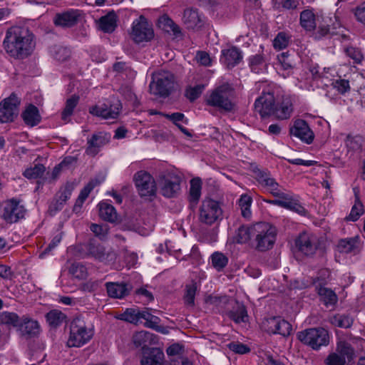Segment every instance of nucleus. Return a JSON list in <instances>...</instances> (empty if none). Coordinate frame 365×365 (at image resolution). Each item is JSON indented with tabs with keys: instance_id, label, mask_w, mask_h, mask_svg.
<instances>
[{
	"instance_id": "obj_1",
	"label": "nucleus",
	"mask_w": 365,
	"mask_h": 365,
	"mask_svg": "<svg viewBox=\"0 0 365 365\" xmlns=\"http://www.w3.org/2000/svg\"><path fill=\"white\" fill-rule=\"evenodd\" d=\"M277 235V228L268 222H257L250 226L242 225L237 230L238 243L251 242L259 251H267L273 247Z\"/></svg>"
},
{
	"instance_id": "obj_2",
	"label": "nucleus",
	"mask_w": 365,
	"mask_h": 365,
	"mask_svg": "<svg viewBox=\"0 0 365 365\" xmlns=\"http://www.w3.org/2000/svg\"><path fill=\"white\" fill-rule=\"evenodd\" d=\"M235 89L232 84L224 82L213 89L207 98V103L225 111H232L235 108L232 98Z\"/></svg>"
},
{
	"instance_id": "obj_3",
	"label": "nucleus",
	"mask_w": 365,
	"mask_h": 365,
	"mask_svg": "<svg viewBox=\"0 0 365 365\" xmlns=\"http://www.w3.org/2000/svg\"><path fill=\"white\" fill-rule=\"evenodd\" d=\"M93 334V329L88 326L82 319L76 317L71 323L67 344L70 347H80L87 344Z\"/></svg>"
},
{
	"instance_id": "obj_4",
	"label": "nucleus",
	"mask_w": 365,
	"mask_h": 365,
	"mask_svg": "<svg viewBox=\"0 0 365 365\" xmlns=\"http://www.w3.org/2000/svg\"><path fill=\"white\" fill-rule=\"evenodd\" d=\"M298 339L311 346L314 350H318L322 346H326L329 343V334L324 328H311L299 331L297 334Z\"/></svg>"
},
{
	"instance_id": "obj_5",
	"label": "nucleus",
	"mask_w": 365,
	"mask_h": 365,
	"mask_svg": "<svg viewBox=\"0 0 365 365\" xmlns=\"http://www.w3.org/2000/svg\"><path fill=\"white\" fill-rule=\"evenodd\" d=\"M130 37L136 43L150 42L155 38L153 24L145 16L140 15L132 23Z\"/></svg>"
},
{
	"instance_id": "obj_6",
	"label": "nucleus",
	"mask_w": 365,
	"mask_h": 365,
	"mask_svg": "<svg viewBox=\"0 0 365 365\" xmlns=\"http://www.w3.org/2000/svg\"><path fill=\"white\" fill-rule=\"evenodd\" d=\"M222 217V209L219 202L206 198L199 208V220L205 225H212Z\"/></svg>"
},
{
	"instance_id": "obj_7",
	"label": "nucleus",
	"mask_w": 365,
	"mask_h": 365,
	"mask_svg": "<svg viewBox=\"0 0 365 365\" xmlns=\"http://www.w3.org/2000/svg\"><path fill=\"white\" fill-rule=\"evenodd\" d=\"M35 43L34 34L26 26H12L9 28L6 34L4 40V46H14L22 44V46H30Z\"/></svg>"
},
{
	"instance_id": "obj_8",
	"label": "nucleus",
	"mask_w": 365,
	"mask_h": 365,
	"mask_svg": "<svg viewBox=\"0 0 365 365\" xmlns=\"http://www.w3.org/2000/svg\"><path fill=\"white\" fill-rule=\"evenodd\" d=\"M26 212L20 200L11 198L1 204L0 217L6 223H16L24 217Z\"/></svg>"
},
{
	"instance_id": "obj_9",
	"label": "nucleus",
	"mask_w": 365,
	"mask_h": 365,
	"mask_svg": "<svg viewBox=\"0 0 365 365\" xmlns=\"http://www.w3.org/2000/svg\"><path fill=\"white\" fill-rule=\"evenodd\" d=\"M175 77L169 71H160L153 76V81L150 83V92L161 97L168 96L173 88Z\"/></svg>"
},
{
	"instance_id": "obj_10",
	"label": "nucleus",
	"mask_w": 365,
	"mask_h": 365,
	"mask_svg": "<svg viewBox=\"0 0 365 365\" xmlns=\"http://www.w3.org/2000/svg\"><path fill=\"white\" fill-rule=\"evenodd\" d=\"M181 178L173 173L160 176L158 186L160 192L165 197H175L180 192Z\"/></svg>"
},
{
	"instance_id": "obj_11",
	"label": "nucleus",
	"mask_w": 365,
	"mask_h": 365,
	"mask_svg": "<svg viewBox=\"0 0 365 365\" xmlns=\"http://www.w3.org/2000/svg\"><path fill=\"white\" fill-rule=\"evenodd\" d=\"M255 175L259 186L272 196L282 198L286 193L284 189L279 185L274 178H272L269 173L258 169L255 170Z\"/></svg>"
},
{
	"instance_id": "obj_12",
	"label": "nucleus",
	"mask_w": 365,
	"mask_h": 365,
	"mask_svg": "<svg viewBox=\"0 0 365 365\" xmlns=\"http://www.w3.org/2000/svg\"><path fill=\"white\" fill-rule=\"evenodd\" d=\"M135 184L141 197L155 196L157 187L154 178L147 172L139 171L135 175Z\"/></svg>"
},
{
	"instance_id": "obj_13",
	"label": "nucleus",
	"mask_w": 365,
	"mask_h": 365,
	"mask_svg": "<svg viewBox=\"0 0 365 365\" xmlns=\"http://www.w3.org/2000/svg\"><path fill=\"white\" fill-rule=\"evenodd\" d=\"M20 101L12 93L8 98L0 103V122L7 123L13 121L17 116Z\"/></svg>"
},
{
	"instance_id": "obj_14",
	"label": "nucleus",
	"mask_w": 365,
	"mask_h": 365,
	"mask_svg": "<svg viewBox=\"0 0 365 365\" xmlns=\"http://www.w3.org/2000/svg\"><path fill=\"white\" fill-rule=\"evenodd\" d=\"M274 108V97L272 92L263 91L262 95L255 103V109L261 117L272 115Z\"/></svg>"
},
{
	"instance_id": "obj_15",
	"label": "nucleus",
	"mask_w": 365,
	"mask_h": 365,
	"mask_svg": "<svg viewBox=\"0 0 365 365\" xmlns=\"http://www.w3.org/2000/svg\"><path fill=\"white\" fill-rule=\"evenodd\" d=\"M82 11L78 9H68L56 14L53 23L57 26L70 28L76 25L81 16Z\"/></svg>"
},
{
	"instance_id": "obj_16",
	"label": "nucleus",
	"mask_w": 365,
	"mask_h": 365,
	"mask_svg": "<svg viewBox=\"0 0 365 365\" xmlns=\"http://www.w3.org/2000/svg\"><path fill=\"white\" fill-rule=\"evenodd\" d=\"M156 26L165 33L172 36L173 39L180 40L184 37L181 28L167 14H163L158 19Z\"/></svg>"
},
{
	"instance_id": "obj_17",
	"label": "nucleus",
	"mask_w": 365,
	"mask_h": 365,
	"mask_svg": "<svg viewBox=\"0 0 365 365\" xmlns=\"http://www.w3.org/2000/svg\"><path fill=\"white\" fill-rule=\"evenodd\" d=\"M295 244L303 254L312 255L317 249V238L312 233L302 232L296 240Z\"/></svg>"
},
{
	"instance_id": "obj_18",
	"label": "nucleus",
	"mask_w": 365,
	"mask_h": 365,
	"mask_svg": "<svg viewBox=\"0 0 365 365\" xmlns=\"http://www.w3.org/2000/svg\"><path fill=\"white\" fill-rule=\"evenodd\" d=\"M290 133L292 135L299 138L307 144L312 143L314 138V133L309 128L307 122L301 119L294 122V126L290 129Z\"/></svg>"
},
{
	"instance_id": "obj_19",
	"label": "nucleus",
	"mask_w": 365,
	"mask_h": 365,
	"mask_svg": "<svg viewBox=\"0 0 365 365\" xmlns=\"http://www.w3.org/2000/svg\"><path fill=\"white\" fill-rule=\"evenodd\" d=\"M89 112L98 117H101L104 119H115L117 118L120 112V104L115 105H96L92 106L89 109Z\"/></svg>"
},
{
	"instance_id": "obj_20",
	"label": "nucleus",
	"mask_w": 365,
	"mask_h": 365,
	"mask_svg": "<svg viewBox=\"0 0 365 365\" xmlns=\"http://www.w3.org/2000/svg\"><path fill=\"white\" fill-rule=\"evenodd\" d=\"M110 140V135L105 133H98L93 134L91 138L88 140V147L86 153L90 155H96L100 150V148L106 145Z\"/></svg>"
},
{
	"instance_id": "obj_21",
	"label": "nucleus",
	"mask_w": 365,
	"mask_h": 365,
	"mask_svg": "<svg viewBox=\"0 0 365 365\" xmlns=\"http://www.w3.org/2000/svg\"><path fill=\"white\" fill-rule=\"evenodd\" d=\"M164 360V353L159 348L145 349L140 361L142 365H162Z\"/></svg>"
},
{
	"instance_id": "obj_22",
	"label": "nucleus",
	"mask_w": 365,
	"mask_h": 365,
	"mask_svg": "<svg viewBox=\"0 0 365 365\" xmlns=\"http://www.w3.org/2000/svg\"><path fill=\"white\" fill-rule=\"evenodd\" d=\"M18 329L23 336L32 337L38 334L40 326L37 321L24 316L21 319Z\"/></svg>"
},
{
	"instance_id": "obj_23",
	"label": "nucleus",
	"mask_w": 365,
	"mask_h": 365,
	"mask_svg": "<svg viewBox=\"0 0 365 365\" xmlns=\"http://www.w3.org/2000/svg\"><path fill=\"white\" fill-rule=\"evenodd\" d=\"M293 111L292 101L290 97H283L282 101L274 106L272 115L280 120L290 118Z\"/></svg>"
},
{
	"instance_id": "obj_24",
	"label": "nucleus",
	"mask_w": 365,
	"mask_h": 365,
	"mask_svg": "<svg viewBox=\"0 0 365 365\" xmlns=\"http://www.w3.org/2000/svg\"><path fill=\"white\" fill-rule=\"evenodd\" d=\"M182 21L188 29H198L203 24L202 17L197 10L192 9L185 10Z\"/></svg>"
},
{
	"instance_id": "obj_25",
	"label": "nucleus",
	"mask_w": 365,
	"mask_h": 365,
	"mask_svg": "<svg viewBox=\"0 0 365 365\" xmlns=\"http://www.w3.org/2000/svg\"><path fill=\"white\" fill-rule=\"evenodd\" d=\"M242 58V53L237 47H230L222 51L221 61L227 68H232L240 63Z\"/></svg>"
},
{
	"instance_id": "obj_26",
	"label": "nucleus",
	"mask_w": 365,
	"mask_h": 365,
	"mask_svg": "<svg viewBox=\"0 0 365 365\" xmlns=\"http://www.w3.org/2000/svg\"><path fill=\"white\" fill-rule=\"evenodd\" d=\"M133 342L136 347H142L143 351L147 346L157 342L155 336L147 331H140L135 333L133 336Z\"/></svg>"
},
{
	"instance_id": "obj_27",
	"label": "nucleus",
	"mask_w": 365,
	"mask_h": 365,
	"mask_svg": "<svg viewBox=\"0 0 365 365\" xmlns=\"http://www.w3.org/2000/svg\"><path fill=\"white\" fill-rule=\"evenodd\" d=\"M107 292L112 298H123L129 294L130 287L124 283L107 282L106 284Z\"/></svg>"
},
{
	"instance_id": "obj_28",
	"label": "nucleus",
	"mask_w": 365,
	"mask_h": 365,
	"mask_svg": "<svg viewBox=\"0 0 365 365\" xmlns=\"http://www.w3.org/2000/svg\"><path fill=\"white\" fill-rule=\"evenodd\" d=\"M118 16L113 12H109L100 18L98 21L99 29L105 33L110 34L117 27Z\"/></svg>"
},
{
	"instance_id": "obj_29",
	"label": "nucleus",
	"mask_w": 365,
	"mask_h": 365,
	"mask_svg": "<svg viewBox=\"0 0 365 365\" xmlns=\"http://www.w3.org/2000/svg\"><path fill=\"white\" fill-rule=\"evenodd\" d=\"M316 289L326 307L334 306L337 302L338 297L331 289L321 286V283L316 285Z\"/></svg>"
},
{
	"instance_id": "obj_30",
	"label": "nucleus",
	"mask_w": 365,
	"mask_h": 365,
	"mask_svg": "<svg viewBox=\"0 0 365 365\" xmlns=\"http://www.w3.org/2000/svg\"><path fill=\"white\" fill-rule=\"evenodd\" d=\"M341 253L356 255L359 252V241L356 238L341 240L338 244Z\"/></svg>"
},
{
	"instance_id": "obj_31",
	"label": "nucleus",
	"mask_w": 365,
	"mask_h": 365,
	"mask_svg": "<svg viewBox=\"0 0 365 365\" xmlns=\"http://www.w3.org/2000/svg\"><path fill=\"white\" fill-rule=\"evenodd\" d=\"M22 118L24 122L31 126H34L41 121L38 109L32 104L26 107L22 113Z\"/></svg>"
},
{
	"instance_id": "obj_32",
	"label": "nucleus",
	"mask_w": 365,
	"mask_h": 365,
	"mask_svg": "<svg viewBox=\"0 0 365 365\" xmlns=\"http://www.w3.org/2000/svg\"><path fill=\"white\" fill-rule=\"evenodd\" d=\"M282 198L285 200L284 208L289 209L294 211L301 215H306V209L299 203L298 200H295L292 195L289 192H286Z\"/></svg>"
},
{
	"instance_id": "obj_33",
	"label": "nucleus",
	"mask_w": 365,
	"mask_h": 365,
	"mask_svg": "<svg viewBox=\"0 0 365 365\" xmlns=\"http://www.w3.org/2000/svg\"><path fill=\"white\" fill-rule=\"evenodd\" d=\"M335 352L338 353L339 356H343L347 362L353 360L355 356L354 350L351 344L341 340L337 342Z\"/></svg>"
},
{
	"instance_id": "obj_34",
	"label": "nucleus",
	"mask_w": 365,
	"mask_h": 365,
	"mask_svg": "<svg viewBox=\"0 0 365 365\" xmlns=\"http://www.w3.org/2000/svg\"><path fill=\"white\" fill-rule=\"evenodd\" d=\"M98 206L100 216L104 220L114 222L117 219V212L113 205L106 202H101Z\"/></svg>"
},
{
	"instance_id": "obj_35",
	"label": "nucleus",
	"mask_w": 365,
	"mask_h": 365,
	"mask_svg": "<svg viewBox=\"0 0 365 365\" xmlns=\"http://www.w3.org/2000/svg\"><path fill=\"white\" fill-rule=\"evenodd\" d=\"M315 15L311 10H304L300 14V24L307 31H312L317 26Z\"/></svg>"
},
{
	"instance_id": "obj_36",
	"label": "nucleus",
	"mask_w": 365,
	"mask_h": 365,
	"mask_svg": "<svg viewBox=\"0 0 365 365\" xmlns=\"http://www.w3.org/2000/svg\"><path fill=\"white\" fill-rule=\"evenodd\" d=\"M21 318L17 314L10 312H0V324L8 327H19Z\"/></svg>"
},
{
	"instance_id": "obj_37",
	"label": "nucleus",
	"mask_w": 365,
	"mask_h": 365,
	"mask_svg": "<svg viewBox=\"0 0 365 365\" xmlns=\"http://www.w3.org/2000/svg\"><path fill=\"white\" fill-rule=\"evenodd\" d=\"M98 183L96 181L92 180L81 191L80 195L73 207L74 212H79L81 205H83L86 199L88 197L91 190Z\"/></svg>"
},
{
	"instance_id": "obj_38",
	"label": "nucleus",
	"mask_w": 365,
	"mask_h": 365,
	"mask_svg": "<svg viewBox=\"0 0 365 365\" xmlns=\"http://www.w3.org/2000/svg\"><path fill=\"white\" fill-rule=\"evenodd\" d=\"M252 202V198L247 194L242 195L239 200V207L241 210V214L246 219H250L252 215L250 208Z\"/></svg>"
},
{
	"instance_id": "obj_39",
	"label": "nucleus",
	"mask_w": 365,
	"mask_h": 365,
	"mask_svg": "<svg viewBox=\"0 0 365 365\" xmlns=\"http://www.w3.org/2000/svg\"><path fill=\"white\" fill-rule=\"evenodd\" d=\"M78 96L76 95L67 99L66 106L61 113L63 120L66 122L68 121L70 116L73 114V110L78 103Z\"/></svg>"
},
{
	"instance_id": "obj_40",
	"label": "nucleus",
	"mask_w": 365,
	"mask_h": 365,
	"mask_svg": "<svg viewBox=\"0 0 365 365\" xmlns=\"http://www.w3.org/2000/svg\"><path fill=\"white\" fill-rule=\"evenodd\" d=\"M202 181L200 178H195L190 180V200L197 202L201 196Z\"/></svg>"
},
{
	"instance_id": "obj_41",
	"label": "nucleus",
	"mask_w": 365,
	"mask_h": 365,
	"mask_svg": "<svg viewBox=\"0 0 365 365\" xmlns=\"http://www.w3.org/2000/svg\"><path fill=\"white\" fill-rule=\"evenodd\" d=\"M66 315L59 310H51L46 314V320L50 326L56 327L66 320Z\"/></svg>"
},
{
	"instance_id": "obj_42",
	"label": "nucleus",
	"mask_w": 365,
	"mask_h": 365,
	"mask_svg": "<svg viewBox=\"0 0 365 365\" xmlns=\"http://www.w3.org/2000/svg\"><path fill=\"white\" fill-rule=\"evenodd\" d=\"M88 253L96 259L103 261L106 258L105 248L100 244L90 242L88 246Z\"/></svg>"
},
{
	"instance_id": "obj_43",
	"label": "nucleus",
	"mask_w": 365,
	"mask_h": 365,
	"mask_svg": "<svg viewBox=\"0 0 365 365\" xmlns=\"http://www.w3.org/2000/svg\"><path fill=\"white\" fill-rule=\"evenodd\" d=\"M329 322L336 327L347 329L351 326L353 319L347 315L336 314L330 317Z\"/></svg>"
},
{
	"instance_id": "obj_44",
	"label": "nucleus",
	"mask_w": 365,
	"mask_h": 365,
	"mask_svg": "<svg viewBox=\"0 0 365 365\" xmlns=\"http://www.w3.org/2000/svg\"><path fill=\"white\" fill-rule=\"evenodd\" d=\"M73 186L71 184L67 183L61 188L58 193L57 194V207L56 209H61L60 207L63 205L71 197Z\"/></svg>"
},
{
	"instance_id": "obj_45",
	"label": "nucleus",
	"mask_w": 365,
	"mask_h": 365,
	"mask_svg": "<svg viewBox=\"0 0 365 365\" xmlns=\"http://www.w3.org/2000/svg\"><path fill=\"white\" fill-rule=\"evenodd\" d=\"M211 262L215 269L221 271L227 265L228 258L223 253L215 252L211 255Z\"/></svg>"
},
{
	"instance_id": "obj_46",
	"label": "nucleus",
	"mask_w": 365,
	"mask_h": 365,
	"mask_svg": "<svg viewBox=\"0 0 365 365\" xmlns=\"http://www.w3.org/2000/svg\"><path fill=\"white\" fill-rule=\"evenodd\" d=\"M229 317L236 323L245 322L247 319V310L242 305L237 306L230 312Z\"/></svg>"
},
{
	"instance_id": "obj_47",
	"label": "nucleus",
	"mask_w": 365,
	"mask_h": 365,
	"mask_svg": "<svg viewBox=\"0 0 365 365\" xmlns=\"http://www.w3.org/2000/svg\"><path fill=\"white\" fill-rule=\"evenodd\" d=\"M197 289V283L195 282H191V283L186 285L184 300L187 305L193 306L195 304V296Z\"/></svg>"
},
{
	"instance_id": "obj_48",
	"label": "nucleus",
	"mask_w": 365,
	"mask_h": 365,
	"mask_svg": "<svg viewBox=\"0 0 365 365\" xmlns=\"http://www.w3.org/2000/svg\"><path fill=\"white\" fill-rule=\"evenodd\" d=\"M277 58L282 68L287 71V75H289L291 71L292 70V62L290 59L289 52H282L277 55Z\"/></svg>"
},
{
	"instance_id": "obj_49",
	"label": "nucleus",
	"mask_w": 365,
	"mask_h": 365,
	"mask_svg": "<svg viewBox=\"0 0 365 365\" xmlns=\"http://www.w3.org/2000/svg\"><path fill=\"white\" fill-rule=\"evenodd\" d=\"M364 140L360 135H348L345 140V144L348 150L357 151L361 148Z\"/></svg>"
},
{
	"instance_id": "obj_50",
	"label": "nucleus",
	"mask_w": 365,
	"mask_h": 365,
	"mask_svg": "<svg viewBox=\"0 0 365 365\" xmlns=\"http://www.w3.org/2000/svg\"><path fill=\"white\" fill-rule=\"evenodd\" d=\"M45 171V167L41 164L35 165L34 167L27 168L24 175L28 179H36L41 177Z\"/></svg>"
},
{
	"instance_id": "obj_51",
	"label": "nucleus",
	"mask_w": 365,
	"mask_h": 365,
	"mask_svg": "<svg viewBox=\"0 0 365 365\" xmlns=\"http://www.w3.org/2000/svg\"><path fill=\"white\" fill-rule=\"evenodd\" d=\"M31 47H6V52L16 58H24L30 53Z\"/></svg>"
},
{
	"instance_id": "obj_52",
	"label": "nucleus",
	"mask_w": 365,
	"mask_h": 365,
	"mask_svg": "<svg viewBox=\"0 0 365 365\" xmlns=\"http://www.w3.org/2000/svg\"><path fill=\"white\" fill-rule=\"evenodd\" d=\"M278 325L276 326V331L274 334H278L284 336L290 334L292 331V325L286 320L279 317Z\"/></svg>"
},
{
	"instance_id": "obj_53",
	"label": "nucleus",
	"mask_w": 365,
	"mask_h": 365,
	"mask_svg": "<svg viewBox=\"0 0 365 365\" xmlns=\"http://www.w3.org/2000/svg\"><path fill=\"white\" fill-rule=\"evenodd\" d=\"M69 272L78 279H83L87 276V269L81 263H73L69 269Z\"/></svg>"
},
{
	"instance_id": "obj_54",
	"label": "nucleus",
	"mask_w": 365,
	"mask_h": 365,
	"mask_svg": "<svg viewBox=\"0 0 365 365\" xmlns=\"http://www.w3.org/2000/svg\"><path fill=\"white\" fill-rule=\"evenodd\" d=\"M139 310L127 309L121 315L120 319L130 323L138 324L139 322Z\"/></svg>"
},
{
	"instance_id": "obj_55",
	"label": "nucleus",
	"mask_w": 365,
	"mask_h": 365,
	"mask_svg": "<svg viewBox=\"0 0 365 365\" xmlns=\"http://www.w3.org/2000/svg\"><path fill=\"white\" fill-rule=\"evenodd\" d=\"M204 89L205 86L202 84H199L194 87H190L186 90L185 96L190 101H194L199 98Z\"/></svg>"
},
{
	"instance_id": "obj_56",
	"label": "nucleus",
	"mask_w": 365,
	"mask_h": 365,
	"mask_svg": "<svg viewBox=\"0 0 365 365\" xmlns=\"http://www.w3.org/2000/svg\"><path fill=\"white\" fill-rule=\"evenodd\" d=\"M344 51L356 63H360L364 59V56L358 47H346Z\"/></svg>"
},
{
	"instance_id": "obj_57",
	"label": "nucleus",
	"mask_w": 365,
	"mask_h": 365,
	"mask_svg": "<svg viewBox=\"0 0 365 365\" xmlns=\"http://www.w3.org/2000/svg\"><path fill=\"white\" fill-rule=\"evenodd\" d=\"M347 361L335 351L330 353L325 359L327 365H346Z\"/></svg>"
},
{
	"instance_id": "obj_58",
	"label": "nucleus",
	"mask_w": 365,
	"mask_h": 365,
	"mask_svg": "<svg viewBox=\"0 0 365 365\" xmlns=\"http://www.w3.org/2000/svg\"><path fill=\"white\" fill-rule=\"evenodd\" d=\"M279 317H274L266 319L262 322V328L269 334H274L276 326L278 325Z\"/></svg>"
},
{
	"instance_id": "obj_59",
	"label": "nucleus",
	"mask_w": 365,
	"mask_h": 365,
	"mask_svg": "<svg viewBox=\"0 0 365 365\" xmlns=\"http://www.w3.org/2000/svg\"><path fill=\"white\" fill-rule=\"evenodd\" d=\"M332 86L341 94H345L350 91L349 82L345 79L335 80L332 83Z\"/></svg>"
},
{
	"instance_id": "obj_60",
	"label": "nucleus",
	"mask_w": 365,
	"mask_h": 365,
	"mask_svg": "<svg viewBox=\"0 0 365 365\" xmlns=\"http://www.w3.org/2000/svg\"><path fill=\"white\" fill-rule=\"evenodd\" d=\"M353 12L356 21L365 26V1L358 4L354 9Z\"/></svg>"
},
{
	"instance_id": "obj_61",
	"label": "nucleus",
	"mask_w": 365,
	"mask_h": 365,
	"mask_svg": "<svg viewBox=\"0 0 365 365\" xmlns=\"http://www.w3.org/2000/svg\"><path fill=\"white\" fill-rule=\"evenodd\" d=\"M90 229L94 235L100 239H104L107 236L108 232L107 225L91 224Z\"/></svg>"
},
{
	"instance_id": "obj_62",
	"label": "nucleus",
	"mask_w": 365,
	"mask_h": 365,
	"mask_svg": "<svg viewBox=\"0 0 365 365\" xmlns=\"http://www.w3.org/2000/svg\"><path fill=\"white\" fill-rule=\"evenodd\" d=\"M227 346L231 351L240 354H244L250 352V348L247 345L237 341L231 342L227 345Z\"/></svg>"
},
{
	"instance_id": "obj_63",
	"label": "nucleus",
	"mask_w": 365,
	"mask_h": 365,
	"mask_svg": "<svg viewBox=\"0 0 365 365\" xmlns=\"http://www.w3.org/2000/svg\"><path fill=\"white\" fill-rule=\"evenodd\" d=\"M195 59L198 63L204 66H210L212 63V58L210 54L205 51H197Z\"/></svg>"
},
{
	"instance_id": "obj_64",
	"label": "nucleus",
	"mask_w": 365,
	"mask_h": 365,
	"mask_svg": "<svg viewBox=\"0 0 365 365\" xmlns=\"http://www.w3.org/2000/svg\"><path fill=\"white\" fill-rule=\"evenodd\" d=\"M102 284L101 280L90 279L83 284V289L85 292H93L97 291Z\"/></svg>"
}]
</instances>
